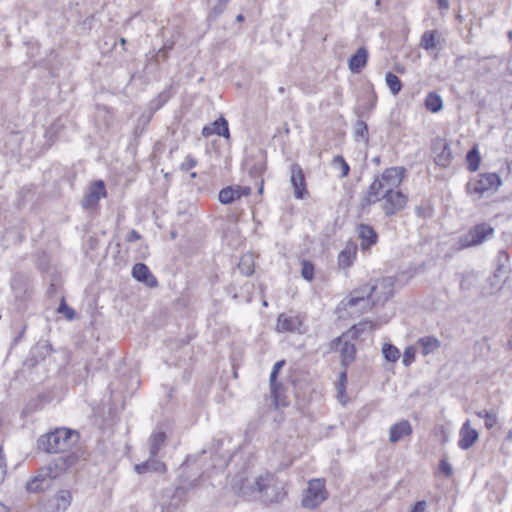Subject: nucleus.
Wrapping results in <instances>:
<instances>
[{
  "label": "nucleus",
  "instance_id": "f257e3e1",
  "mask_svg": "<svg viewBox=\"0 0 512 512\" xmlns=\"http://www.w3.org/2000/svg\"><path fill=\"white\" fill-rule=\"evenodd\" d=\"M80 434L78 431L60 427L41 435L37 441L38 449L46 453H66L78 444Z\"/></svg>",
  "mask_w": 512,
  "mask_h": 512
},
{
  "label": "nucleus",
  "instance_id": "f03ea898",
  "mask_svg": "<svg viewBox=\"0 0 512 512\" xmlns=\"http://www.w3.org/2000/svg\"><path fill=\"white\" fill-rule=\"evenodd\" d=\"M368 306H383L394 293V280L391 277H382L368 283Z\"/></svg>",
  "mask_w": 512,
  "mask_h": 512
},
{
  "label": "nucleus",
  "instance_id": "7ed1b4c3",
  "mask_svg": "<svg viewBox=\"0 0 512 512\" xmlns=\"http://www.w3.org/2000/svg\"><path fill=\"white\" fill-rule=\"evenodd\" d=\"M329 493L326 489L325 480L322 478H315L308 482V487L304 491L302 498V506L308 509H315L325 500H327Z\"/></svg>",
  "mask_w": 512,
  "mask_h": 512
},
{
  "label": "nucleus",
  "instance_id": "20e7f679",
  "mask_svg": "<svg viewBox=\"0 0 512 512\" xmlns=\"http://www.w3.org/2000/svg\"><path fill=\"white\" fill-rule=\"evenodd\" d=\"M378 96L372 83L368 82L361 87L357 96L355 114L358 118H369L372 111L376 108Z\"/></svg>",
  "mask_w": 512,
  "mask_h": 512
},
{
  "label": "nucleus",
  "instance_id": "39448f33",
  "mask_svg": "<svg viewBox=\"0 0 512 512\" xmlns=\"http://www.w3.org/2000/svg\"><path fill=\"white\" fill-rule=\"evenodd\" d=\"M500 185L501 179L498 174L482 173L467 182L466 192L482 196L485 192L497 190Z\"/></svg>",
  "mask_w": 512,
  "mask_h": 512
},
{
  "label": "nucleus",
  "instance_id": "423d86ee",
  "mask_svg": "<svg viewBox=\"0 0 512 512\" xmlns=\"http://www.w3.org/2000/svg\"><path fill=\"white\" fill-rule=\"evenodd\" d=\"M382 210L387 217H392L402 211L408 202V196L400 190H385L381 195Z\"/></svg>",
  "mask_w": 512,
  "mask_h": 512
},
{
  "label": "nucleus",
  "instance_id": "0eeeda50",
  "mask_svg": "<svg viewBox=\"0 0 512 512\" xmlns=\"http://www.w3.org/2000/svg\"><path fill=\"white\" fill-rule=\"evenodd\" d=\"M305 318L300 314L280 313L277 318L275 330L279 333H299L305 332L303 329Z\"/></svg>",
  "mask_w": 512,
  "mask_h": 512
},
{
  "label": "nucleus",
  "instance_id": "6e6552de",
  "mask_svg": "<svg viewBox=\"0 0 512 512\" xmlns=\"http://www.w3.org/2000/svg\"><path fill=\"white\" fill-rule=\"evenodd\" d=\"M493 231V228L486 223L477 224L461 238V244L463 247L481 244L488 236L493 234Z\"/></svg>",
  "mask_w": 512,
  "mask_h": 512
},
{
  "label": "nucleus",
  "instance_id": "1a4fd4ad",
  "mask_svg": "<svg viewBox=\"0 0 512 512\" xmlns=\"http://www.w3.org/2000/svg\"><path fill=\"white\" fill-rule=\"evenodd\" d=\"M269 485L270 478L268 476H259L253 483L247 479H243L239 487V493L243 497L247 498L255 497L256 494H260L261 497H263V494L267 491Z\"/></svg>",
  "mask_w": 512,
  "mask_h": 512
},
{
  "label": "nucleus",
  "instance_id": "9d476101",
  "mask_svg": "<svg viewBox=\"0 0 512 512\" xmlns=\"http://www.w3.org/2000/svg\"><path fill=\"white\" fill-rule=\"evenodd\" d=\"M107 196L106 186L103 180L94 181L82 200L84 209H95L99 201Z\"/></svg>",
  "mask_w": 512,
  "mask_h": 512
},
{
  "label": "nucleus",
  "instance_id": "9b49d317",
  "mask_svg": "<svg viewBox=\"0 0 512 512\" xmlns=\"http://www.w3.org/2000/svg\"><path fill=\"white\" fill-rule=\"evenodd\" d=\"M406 170L403 167H390L386 168L382 174L378 177H376L381 184L383 185L384 191L385 190H395L398 188L404 177H405Z\"/></svg>",
  "mask_w": 512,
  "mask_h": 512
},
{
  "label": "nucleus",
  "instance_id": "f8f14e48",
  "mask_svg": "<svg viewBox=\"0 0 512 512\" xmlns=\"http://www.w3.org/2000/svg\"><path fill=\"white\" fill-rule=\"evenodd\" d=\"M356 233L360 240V249L362 252H370L371 248L378 243L379 236L373 226L360 223L356 227Z\"/></svg>",
  "mask_w": 512,
  "mask_h": 512
},
{
  "label": "nucleus",
  "instance_id": "ddd939ff",
  "mask_svg": "<svg viewBox=\"0 0 512 512\" xmlns=\"http://www.w3.org/2000/svg\"><path fill=\"white\" fill-rule=\"evenodd\" d=\"M432 151L434 153V162L441 168H447L450 166L453 156L452 151L445 139H436L432 145Z\"/></svg>",
  "mask_w": 512,
  "mask_h": 512
},
{
  "label": "nucleus",
  "instance_id": "4468645a",
  "mask_svg": "<svg viewBox=\"0 0 512 512\" xmlns=\"http://www.w3.org/2000/svg\"><path fill=\"white\" fill-rule=\"evenodd\" d=\"M340 344H342L340 348L341 365L344 369H347V367L355 360L356 347L349 341H343L342 337H337L330 342L329 350L336 351Z\"/></svg>",
  "mask_w": 512,
  "mask_h": 512
},
{
  "label": "nucleus",
  "instance_id": "2eb2a0df",
  "mask_svg": "<svg viewBox=\"0 0 512 512\" xmlns=\"http://www.w3.org/2000/svg\"><path fill=\"white\" fill-rule=\"evenodd\" d=\"M478 438V432L471 427V422L467 419L459 430L458 447L462 450H468L477 442Z\"/></svg>",
  "mask_w": 512,
  "mask_h": 512
},
{
  "label": "nucleus",
  "instance_id": "dca6fc26",
  "mask_svg": "<svg viewBox=\"0 0 512 512\" xmlns=\"http://www.w3.org/2000/svg\"><path fill=\"white\" fill-rule=\"evenodd\" d=\"M291 183L294 187V195L297 199H303L307 194L306 179L302 168L298 164L291 166Z\"/></svg>",
  "mask_w": 512,
  "mask_h": 512
},
{
  "label": "nucleus",
  "instance_id": "f3484780",
  "mask_svg": "<svg viewBox=\"0 0 512 512\" xmlns=\"http://www.w3.org/2000/svg\"><path fill=\"white\" fill-rule=\"evenodd\" d=\"M384 193V188L381 182L375 178L368 187L365 196L360 201V208L362 210L368 208L372 204L381 200V195Z\"/></svg>",
  "mask_w": 512,
  "mask_h": 512
},
{
  "label": "nucleus",
  "instance_id": "a211bd4d",
  "mask_svg": "<svg viewBox=\"0 0 512 512\" xmlns=\"http://www.w3.org/2000/svg\"><path fill=\"white\" fill-rule=\"evenodd\" d=\"M132 276L139 282L145 283L150 288L158 286L157 278L151 273L146 264L136 263L132 268Z\"/></svg>",
  "mask_w": 512,
  "mask_h": 512
},
{
  "label": "nucleus",
  "instance_id": "6ab92c4d",
  "mask_svg": "<svg viewBox=\"0 0 512 512\" xmlns=\"http://www.w3.org/2000/svg\"><path fill=\"white\" fill-rule=\"evenodd\" d=\"M222 136L226 139L230 138V132L228 127V121L224 117H220L210 125H206L202 129V135L206 138L211 135Z\"/></svg>",
  "mask_w": 512,
  "mask_h": 512
},
{
  "label": "nucleus",
  "instance_id": "aec40b11",
  "mask_svg": "<svg viewBox=\"0 0 512 512\" xmlns=\"http://www.w3.org/2000/svg\"><path fill=\"white\" fill-rule=\"evenodd\" d=\"M179 477L181 483L176 487L173 494V499L178 498L179 502H181L187 495L188 491L195 488L198 485L199 479L195 477L192 480H190L189 475L186 472V469H182V472Z\"/></svg>",
  "mask_w": 512,
  "mask_h": 512
},
{
  "label": "nucleus",
  "instance_id": "412c9836",
  "mask_svg": "<svg viewBox=\"0 0 512 512\" xmlns=\"http://www.w3.org/2000/svg\"><path fill=\"white\" fill-rule=\"evenodd\" d=\"M357 250V244L354 241H348L338 255V266L342 269L351 267L356 259Z\"/></svg>",
  "mask_w": 512,
  "mask_h": 512
},
{
  "label": "nucleus",
  "instance_id": "4be33fe9",
  "mask_svg": "<svg viewBox=\"0 0 512 512\" xmlns=\"http://www.w3.org/2000/svg\"><path fill=\"white\" fill-rule=\"evenodd\" d=\"M157 456H151L148 460L143 463L136 464L134 469L138 474H145L148 472L165 473L166 465L164 462L156 458Z\"/></svg>",
  "mask_w": 512,
  "mask_h": 512
},
{
  "label": "nucleus",
  "instance_id": "5701e85b",
  "mask_svg": "<svg viewBox=\"0 0 512 512\" xmlns=\"http://www.w3.org/2000/svg\"><path fill=\"white\" fill-rule=\"evenodd\" d=\"M412 432L413 430L410 422L408 420H402L390 427L389 440L392 443H397L404 437L410 436Z\"/></svg>",
  "mask_w": 512,
  "mask_h": 512
},
{
  "label": "nucleus",
  "instance_id": "b1692460",
  "mask_svg": "<svg viewBox=\"0 0 512 512\" xmlns=\"http://www.w3.org/2000/svg\"><path fill=\"white\" fill-rule=\"evenodd\" d=\"M72 494L69 490H60L51 500L49 512H64L71 504Z\"/></svg>",
  "mask_w": 512,
  "mask_h": 512
},
{
  "label": "nucleus",
  "instance_id": "393cba45",
  "mask_svg": "<svg viewBox=\"0 0 512 512\" xmlns=\"http://www.w3.org/2000/svg\"><path fill=\"white\" fill-rule=\"evenodd\" d=\"M270 392L275 408H284L289 406L290 401L286 394V388L282 383L275 382L274 386H270Z\"/></svg>",
  "mask_w": 512,
  "mask_h": 512
},
{
  "label": "nucleus",
  "instance_id": "a878e982",
  "mask_svg": "<svg viewBox=\"0 0 512 512\" xmlns=\"http://www.w3.org/2000/svg\"><path fill=\"white\" fill-rule=\"evenodd\" d=\"M368 60V51L365 47H360L349 59V69L352 73H360L366 66Z\"/></svg>",
  "mask_w": 512,
  "mask_h": 512
},
{
  "label": "nucleus",
  "instance_id": "bb28decb",
  "mask_svg": "<svg viewBox=\"0 0 512 512\" xmlns=\"http://www.w3.org/2000/svg\"><path fill=\"white\" fill-rule=\"evenodd\" d=\"M417 345L421 348V354L427 356L438 350L441 342L435 336H423L417 340Z\"/></svg>",
  "mask_w": 512,
  "mask_h": 512
},
{
  "label": "nucleus",
  "instance_id": "cd10ccee",
  "mask_svg": "<svg viewBox=\"0 0 512 512\" xmlns=\"http://www.w3.org/2000/svg\"><path fill=\"white\" fill-rule=\"evenodd\" d=\"M174 95L173 86L170 85L162 92H160L155 98L149 102V109L151 113H155L162 108Z\"/></svg>",
  "mask_w": 512,
  "mask_h": 512
},
{
  "label": "nucleus",
  "instance_id": "c85d7f7f",
  "mask_svg": "<svg viewBox=\"0 0 512 512\" xmlns=\"http://www.w3.org/2000/svg\"><path fill=\"white\" fill-rule=\"evenodd\" d=\"M167 440L166 433L163 431L153 432L149 438V453L151 456H157L160 449L164 447Z\"/></svg>",
  "mask_w": 512,
  "mask_h": 512
},
{
  "label": "nucleus",
  "instance_id": "c756f323",
  "mask_svg": "<svg viewBox=\"0 0 512 512\" xmlns=\"http://www.w3.org/2000/svg\"><path fill=\"white\" fill-rule=\"evenodd\" d=\"M368 284H365L357 289H354L347 298L346 306L354 307L360 302L368 304Z\"/></svg>",
  "mask_w": 512,
  "mask_h": 512
},
{
  "label": "nucleus",
  "instance_id": "7c9ffc66",
  "mask_svg": "<svg viewBox=\"0 0 512 512\" xmlns=\"http://www.w3.org/2000/svg\"><path fill=\"white\" fill-rule=\"evenodd\" d=\"M424 106L428 111L437 113L443 108V100L438 93L432 91L426 95Z\"/></svg>",
  "mask_w": 512,
  "mask_h": 512
},
{
  "label": "nucleus",
  "instance_id": "2f4dec72",
  "mask_svg": "<svg viewBox=\"0 0 512 512\" xmlns=\"http://www.w3.org/2000/svg\"><path fill=\"white\" fill-rule=\"evenodd\" d=\"M47 401V397L44 394H38L36 397L31 398L22 410L23 416H28L34 412L42 409L43 404Z\"/></svg>",
  "mask_w": 512,
  "mask_h": 512
},
{
  "label": "nucleus",
  "instance_id": "473e14b6",
  "mask_svg": "<svg viewBox=\"0 0 512 512\" xmlns=\"http://www.w3.org/2000/svg\"><path fill=\"white\" fill-rule=\"evenodd\" d=\"M481 162L480 153L477 145L473 146L466 155V165L467 169L470 172H475L478 170Z\"/></svg>",
  "mask_w": 512,
  "mask_h": 512
},
{
  "label": "nucleus",
  "instance_id": "72a5a7b5",
  "mask_svg": "<svg viewBox=\"0 0 512 512\" xmlns=\"http://www.w3.org/2000/svg\"><path fill=\"white\" fill-rule=\"evenodd\" d=\"M237 199H240V194L236 187H225L219 192V201L223 204H230Z\"/></svg>",
  "mask_w": 512,
  "mask_h": 512
},
{
  "label": "nucleus",
  "instance_id": "f704fd0d",
  "mask_svg": "<svg viewBox=\"0 0 512 512\" xmlns=\"http://www.w3.org/2000/svg\"><path fill=\"white\" fill-rule=\"evenodd\" d=\"M386 84L389 87L390 92L396 96L402 90V82L400 78L392 72H387L385 76Z\"/></svg>",
  "mask_w": 512,
  "mask_h": 512
},
{
  "label": "nucleus",
  "instance_id": "c9c22d12",
  "mask_svg": "<svg viewBox=\"0 0 512 512\" xmlns=\"http://www.w3.org/2000/svg\"><path fill=\"white\" fill-rule=\"evenodd\" d=\"M238 269L241 274L245 276H251L254 273V262L251 255H244L241 257Z\"/></svg>",
  "mask_w": 512,
  "mask_h": 512
},
{
  "label": "nucleus",
  "instance_id": "e433bc0d",
  "mask_svg": "<svg viewBox=\"0 0 512 512\" xmlns=\"http://www.w3.org/2000/svg\"><path fill=\"white\" fill-rule=\"evenodd\" d=\"M475 415L479 418L484 419V425L488 430L492 429L497 424L498 418L495 412L481 410L476 411Z\"/></svg>",
  "mask_w": 512,
  "mask_h": 512
},
{
  "label": "nucleus",
  "instance_id": "4c0bfd02",
  "mask_svg": "<svg viewBox=\"0 0 512 512\" xmlns=\"http://www.w3.org/2000/svg\"><path fill=\"white\" fill-rule=\"evenodd\" d=\"M347 369H344L340 375L339 379L336 383L337 397L341 403L345 404L344 398L346 397V385H347Z\"/></svg>",
  "mask_w": 512,
  "mask_h": 512
},
{
  "label": "nucleus",
  "instance_id": "58836bf2",
  "mask_svg": "<svg viewBox=\"0 0 512 512\" xmlns=\"http://www.w3.org/2000/svg\"><path fill=\"white\" fill-rule=\"evenodd\" d=\"M49 486L47 479H40L39 476H34L31 481H29L26 485V488L29 492H40L44 491Z\"/></svg>",
  "mask_w": 512,
  "mask_h": 512
},
{
  "label": "nucleus",
  "instance_id": "ea45409f",
  "mask_svg": "<svg viewBox=\"0 0 512 512\" xmlns=\"http://www.w3.org/2000/svg\"><path fill=\"white\" fill-rule=\"evenodd\" d=\"M436 31L434 30H427L423 33L421 37L420 45L425 50H432L436 47V40H435Z\"/></svg>",
  "mask_w": 512,
  "mask_h": 512
},
{
  "label": "nucleus",
  "instance_id": "a19ab883",
  "mask_svg": "<svg viewBox=\"0 0 512 512\" xmlns=\"http://www.w3.org/2000/svg\"><path fill=\"white\" fill-rule=\"evenodd\" d=\"M332 165L340 170L341 178H345L349 175L350 167L342 155L334 156Z\"/></svg>",
  "mask_w": 512,
  "mask_h": 512
},
{
  "label": "nucleus",
  "instance_id": "79ce46f5",
  "mask_svg": "<svg viewBox=\"0 0 512 512\" xmlns=\"http://www.w3.org/2000/svg\"><path fill=\"white\" fill-rule=\"evenodd\" d=\"M363 118H359V120L354 125V134L356 139H362L367 141L369 137L368 133V125L362 120Z\"/></svg>",
  "mask_w": 512,
  "mask_h": 512
},
{
  "label": "nucleus",
  "instance_id": "37998d69",
  "mask_svg": "<svg viewBox=\"0 0 512 512\" xmlns=\"http://www.w3.org/2000/svg\"><path fill=\"white\" fill-rule=\"evenodd\" d=\"M384 358L389 362H396L400 357V351L392 344H384L382 348Z\"/></svg>",
  "mask_w": 512,
  "mask_h": 512
},
{
  "label": "nucleus",
  "instance_id": "c03bdc74",
  "mask_svg": "<svg viewBox=\"0 0 512 512\" xmlns=\"http://www.w3.org/2000/svg\"><path fill=\"white\" fill-rule=\"evenodd\" d=\"M314 265L309 260H303L301 262V276L307 280L312 281L314 279Z\"/></svg>",
  "mask_w": 512,
  "mask_h": 512
},
{
  "label": "nucleus",
  "instance_id": "a18cd8bd",
  "mask_svg": "<svg viewBox=\"0 0 512 512\" xmlns=\"http://www.w3.org/2000/svg\"><path fill=\"white\" fill-rule=\"evenodd\" d=\"M57 312L63 314L66 317V319L70 321L73 320L76 316L75 310L67 305L64 298H62L60 305L57 309Z\"/></svg>",
  "mask_w": 512,
  "mask_h": 512
},
{
  "label": "nucleus",
  "instance_id": "49530a36",
  "mask_svg": "<svg viewBox=\"0 0 512 512\" xmlns=\"http://www.w3.org/2000/svg\"><path fill=\"white\" fill-rule=\"evenodd\" d=\"M229 2L230 0H218L210 12V17L216 18L221 15L225 11Z\"/></svg>",
  "mask_w": 512,
  "mask_h": 512
},
{
  "label": "nucleus",
  "instance_id": "de8ad7c7",
  "mask_svg": "<svg viewBox=\"0 0 512 512\" xmlns=\"http://www.w3.org/2000/svg\"><path fill=\"white\" fill-rule=\"evenodd\" d=\"M78 460V457L74 453H70L66 456L60 457L59 461L61 462L60 467L63 469H67L74 465Z\"/></svg>",
  "mask_w": 512,
  "mask_h": 512
},
{
  "label": "nucleus",
  "instance_id": "09e8293b",
  "mask_svg": "<svg viewBox=\"0 0 512 512\" xmlns=\"http://www.w3.org/2000/svg\"><path fill=\"white\" fill-rule=\"evenodd\" d=\"M439 473L449 478L453 474V468L446 459H441L438 466Z\"/></svg>",
  "mask_w": 512,
  "mask_h": 512
},
{
  "label": "nucleus",
  "instance_id": "8fccbe9b",
  "mask_svg": "<svg viewBox=\"0 0 512 512\" xmlns=\"http://www.w3.org/2000/svg\"><path fill=\"white\" fill-rule=\"evenodd\" d=\"M7 475V462L3 452L2 444H0V485L3 483Z\"/></svg>",
  "mask_w": 512,
  "mask_h": 512
},
{
  "label": "nucleus",
  "instance_id": "3c124183",
  "mask_svg": "<svg viewBox=\"0 0 512 512\" xmlns=\"http://www.w3.org/2000/svg\"><path fill=\"white\" fill-rule=\"evenodd\" d=\"M197 163V160L193 156L187 155L180 165V170L184 172L189 171L196 167Z\"/></svg>",
  "mask_w": 512,
  "mask_h": 512
},
{
  "label": "nucleus",
  "instance_id": "603ef678",
  "mask_svg": "<svg viewBox=\"0 0 512 512\" xmlns=\"http://www.w3.org/2000/svg\"><path fill=\"white\" fill-rule=\"evenodd\" d=\"M285 365V360H280L278 362H276L273 366V369H272V372L270 374V386H274L275 385V382H278L277 381V375L280 371V369Z\"/></svg>",
  "mask_w": 512,
  "mask_h": 512
},
{
  "label": "nucleus",
  "instance_id": "864d4df0",
  "mask_svg": "<svg viewBox=\"0 0 512 512\" xmlns=\"http://www.w3.org/2000/svg\"><path fill=\"white\" fill-rule=\"evenodd\" d=\"M264 171H265V166L263 163L260 162V163L254 164L250 168L249 173L252 177L258 179V178H261Z\"/></svg>",
  "mask_w": 512,
  "mask_h": 512
},
{
  "label": "nucleus",
  "instance_id": "5fc2aeb1",
  "mask_svg": "<svg viewBox=\"0 0 512 512\" xmlns=\"http://www.w3.org/2000/svg\"><path fill=\"white\" fill-rule=\"evenodd\" d=\"M414 359H415L414 349L412 347L406 348L404 351L403 360H402L403 364L405 366H409L414 361Z\"/></svg>",
  "mask_w": 512,
  "mask_h": 512
},
{
  "label": "nucleus",
  "instance_id": "6e6d98bb",
  "mask_svg": "<svg viewBox=\"0 0 512 512\" xmlns=\"http://www.w3.org/2000/svg\"><path fill=\"white\" fill-rule=\"evenodd\" d=\"M169 58V52L163 51V49H159L152 57L151 61L158 64L162 61H166Z\"/></svg>",
  "mask_w": 512,
  "mask_h": 512
},
{
  "label": "nucleus",
  "instance_id": "4d7b16f0",
  "mask_svg": "<svg viewBox=\"0 0 512 512\" xmlns=\"http://www.w3.org/2000/svg\"><path fill=\"white\" fill-rule=\"evenodd\" d=\"M432 213H433V210L431 207L429 206H426V207H423V206H418L416 207V214L419 216V217H422V218H429L432 216Z\"/></svg>",
  "mask_w": 512,
  "mask_h": 512
},
{
  "label": "nucleus",
  "instance_id": "13d9d810",
  "mask_svg": "<svg viewBox=\"0 0 512 512\" xmlns=\"http://www.w3.org/2000/svg\"><path fill=\"white\" fill-rule=\"evenodd\" d=\"M52 470L50 467L42 468L36 476H39L40 479H47L48 483L50 484V481L52 479Z\"/></svg>",
  "mask_w": 512,
  "mask_h": 512
},
{
  "label": "nucleus",
  "instance_id": "bf43d9fd",
  "mask_svg": "<svg viewBox=\"0 0 512 512\" xmlns=\"http://www.w3.org/2000/svg\"><path fill=\"white\" fill-rule=\"evenodd\" d=\"M141 239H142V235L134 229L130 230L125 238V240L127 242H135V241H138Z\"/></svg>",
  "mask_w": 512,
  "mask_h": 512
},
{
  "label": "nucleus",
  "instance_id": "052dcab7",
  "mask_svg": "<svg viewBox=\"0 0 512 512\" xmlns=\"http://www.w3.org/2000/svg\"><path fill=\"white\" fill-rule=\"evenodd\" d=\"M427 502L424 500L417 501L411 508L410 512H426Z\"/></svg>",
  "mask_w": 512,
  "mask_h": 512
},
{
  "label": "nucleus",
  "instance_id": "680f3d73",
  "mask_svg": "<svg viewBox=\"0 0 512 512\" xmlns=\"http://www.w3.org/2000/svg\"><path fill=\"white\" fill-rule=\"evenodd\" d=\"M366 326H369L370 329L374 328L372 322L365 321V322H361L357 325H354L352 329L355 330L356 333H360L366 329Z\"/></svg>",
  "mask_w": 512,
  "mask_h": 512
},
{
  "label": "nucleus",
  "instance_id": "e2e57ef3",
  "mask_svg": "<svg viewBox=\"0 0 512 512\" xmlns=\"http://www.w3.org/2000/svg\"><path fill=\"white\" fill-rule=\"evenodd\" d=\"M238 194H240V198L242 196H248L251 193V188L248 186H236Z\"/></svg>",
  "mask_w": 512,
  "mask_h": 512
},
{
  "label": "nucleus",
  "instance_id": "0e129e2a",
  "mask_svg": "<svg viewBox=\"0 0 512 512\" xmlns=\"http://www.w3.org/2000/svg\"><path fill=\"white\" fill-rule=\"evenodd\" d=\"M174 45H175V42L172 41V40H167L164 42L163 46L161 47V49H163V51H168L170 52L171 50H173L174 48Z\"/></svg>",
  "mask_w": 512,
  "mask_h": 512
},
{
  "label": "nucleus",
  "instance_id": "69168bd1",
  "mask_svg": "<svg viewBox=\"0 0 512 512\" xmlns=\"http://www.w3.org/2000/svg\"><path fill=\"white\" fill-rule=\"evenodd\" d=\"M39 349H45L47 353H49L52 349L49 343H45L44 345L40 346L39 344L32 350V353H35Z\"/></svg>",
  "mask_w": 512,
  "mask_h": 512
},
{
  "label": "nucleus",
  "instance_id": "338daca9",
  "mask_svg": "<svg viewBox=\"0 0 512 512\" xmlns=\"http://www.w3.org/2000/svg\"><path fill=\"white\" fill-rule=\"evenodd\" d=\"M437 5L439 9L447 10L449 8L448 0H437Z\"/></svg>",
  "mask_w": 512,
  "mask_h": 512
},
{
  "label": "nucleus",
  "instance_id": "774afa93",
  "mask_svg": "<svg viewBox=\"0 0 512 512\" xmlns=\"http://www.w3.org/2000/svg\"><path fill=\"white\" fill-rule=\"evenodd\" d=\"M0 512H9L8 508L0 503Z\"/></svg>",
  "mask_w": 512,
  "mask_h": 512
}]
</instances>
